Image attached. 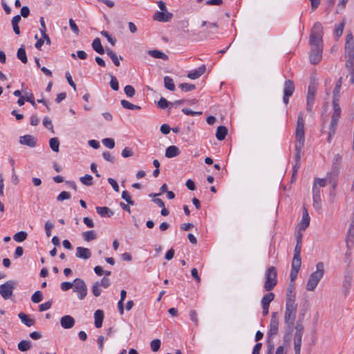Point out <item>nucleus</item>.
<instances>
[{
	"label": "nucleus",
	"mask_w": 354,
	"mask_h": 354,
	"mask_svg": "<svg viewBox=\"0 0 354 354\" xmlns=\"http://www.w3.org/2000/svg\"><path fill=\"white\" fill-rule=\"evenodd\" d=\"M266 281L263 287L266 291H270L277 284V272L274 266L269 267L265 273Z\"/></svg>",
	"instance_id": "obj_7"
},
{
	"label": "nucleus",
	"mask_w": 354,
	"mask_h": 354,
	"mask_svg": "<svg viewBox=\"0 0 354 354\" xmlns=\"http://www.w3.org/2000/svg\"><path fill=\"white\" fill-rule=\"evenodd\" d=\"M147 53L154 58L162 59L163 60L168 59V56L158 50H150Z\"/></svg>",
	"instance_id": "obj_32"
},
{
	"label": "nucleus",
	"mask_w": 354,
	"mask_h": 354,
	"mask_svg": "<svg viewBox=\"0 0 354 354\" xmlns=\"http://www.w3.org/2000/svg\"><path fill=\"white\" fill-rule=\"evenodd\" d=\"M161 342L158 339H153L151 342L150 346L153 351L157 352L160 347Z\"/></svg>",
	"instance_id": "obj_51"
},
{
	"label": "nucleus",
	"mask_w": 354,
	"mask_h": 354,
	"mask_svg": "<svg viewBox=\"0 0 354 354\" xmlns=\"http://www.w3.org/2000/svg\"><path fill=\"white\" fill-rule=\"evenodd\" d=\"M278 327H279V318L277 317V313H272L270 323V329L268 332V338L269 341L270 339L275 336L278 333Z\"/></svg>",
	"instance_id": "obj_14"
},
{
	"label": "nucleus",
	"mask_w": 354,
	"mask_h": 354,
	"mask_svg": "<svg viewBox=\"0 0 354 354\" xmlns=\"http://www.w3.org/2000/svg\"><path fill=\"white\" fill-rule=\"evenodd\" d=\"M340 88L338 86H335L333 91V101L332 102H339V93H340Z\"/></svg>",
	"instance_id": "obj_59"
},
{
	"label": "nucleus",
	"mask_w": 354,
	"mask_h": 354,
	"mask_svg": "<svg viewBox=\"0 0 354 354\" xmlns=\"http://www.w3.org/2000/svg\"><path fill=\"white\" fill-rule=\"evenodd\" d=\"M173 15L166 11H157L153 15V19L161 21L167 22L171 19Z\"/></svg>",
	"instance_id": "obj_16"
},
{
	"label": "nucleus",
	"mask_w": 354,
	"mask_h": 354,
	"mask_svg": "<svg viewBox=\"0 0 354 354\" xmlns=\"http://www.w3.org/2000/svg\"><path fill=\"white\" fill-rule=\"evenodd\" d=\"M353 280V274L350 271H347L344 277V280L342 283V288L344 292V294L346 295L348 292L350 287L351 286Z\"/></svg>",
	"instance_id": "obj_17"
},
{
	"label": "nucleus",
	"mask_w": 354,
	"mask_h": 354,
	"mask_svg": "<svg viewBox=\"0 0 354 354\" xmlns=\"http://www.w3.org/2000/svg\"><path fill=\"white\" fill-rule=\"evenodd\" d=\"M96 211L99 215L104 218H110L113 212L107 207H97Z\"/></svg>",
	"instance_id": "obj_27"
},
{
	"label": "nucleus",
	"mask_w": 354,
	"mask_h": 354,
	"mask_svg": "<svg viewBox=\"0 0 354 354\" xmlns=\"http://www.w3.org/2000/svg\"><path fill=\"white\" fill-rule=\"evenodd\" d=\"M227 133V129L225 126H219L216 132V138L218 140H223L225 139Z\"/></svg>",
	"instance_id": "obj_33"
},
{
	"label": "nucleus",
	"mask_w": 354,
	"mask_h": 354,
	"mask_svg": "<svg viewBox=\"0 0 354 354\" xmlns=\"http://www.w3.org/2000/svg\"><path fill=\"white\" fill-rule=\"evenodd\" d=\"M295 333L294 335V341L302 342V336L304 333V326L301 322H298L295 327Z\"/></svg>",
	"instance_id": "obj_23"
},
{
	"label": "nucleus",
	"mask_w": 354,
	"mask_h": 354,
	"mask_svg": "<svg viewBox=\"0 0 354 354\" xmlns=\"http://www.w3.org/2000/svg\"><path fill=\"white\" fill-rule=\"evenodd\" d=\"M179 86L185 92L190 91L195 88V85L189 83L180 84Z\"/></svg>",
	"instance_id": "obj_54"
},
{
	"label": "nucleus",
	"mask_w": 354,
	"mask_h": 354,
	"mask_svg": "<svg viewBox=\"0 0 354 354\" xmlns=\"http://www.w3.org/2000/svg\"><path fill=\"white\" fill-rule=\"evenodd\" d=\"M344 23H340L336 26L335 29V35L337 38H339L342 35V32L344 30Z\"/></svg>",
	"instance_id": "obj_55"
},
{
	"label": "nucleus",
	"mask_w": 354,
	"mask_h": 354,
	"mask_svg": "<svg viewBox=\"0 0 354 354\" xmlns=\"http://www.w3.org/2000/svg\"><path fill=\"white\" fill-rule=\"evenodd\" d=\"M333 113L331 117V121L329 128L328 141L330 142V139L334 136L336 132L339 119L341 115V109L337 102H332Z\"/></svg>",
	"instance_id": "obj_6"
},
{
	"label": "nucleus",
	"mask_w": 354,
	"mask_h": 354,
	"mask_svg": "<svg viewBox=\"0 0 354 354\" xmlns=\"http://www.w3.org/2000/svg\"><path fill=\"white\" fill-rule=\"evenodd\" d=\"M43 299L42 293L40 291H36L31 297L33 303L38 304Z\"/></svg>",
	"instance_id": "obj_47"
},
{
	"label": "nucleus",
	"mask_w": 354,
	"mask_h": 354,
	"mask_svg": "<svg viewBox=\"0 0 354 354\" xmlns=\"http://www.w3.org/2000/svg\"><path fill=\"white\" fill-rule=\"evenodd\" d=\"M164 84L165 88H167L168 90L174 91L175 85L171 77L169 76H165L164 77Z\"/></svg>",
	"instance_id": "obj_41"
},
{
	"label": "nucleus",
	"mask_w": 354,
	"mask_h": 354,
	"mask_svg": "<svg viewBox=\"0 0 354 354\" xmlns=\"http://www.w3.org/2000/svg\"><path fill=\"white\" fill-rule=\"evenodd\" d=\"M205 26H207L206 33L209 36L215 35L218 32V25L216 23H207V21H203L201 24V26L203 27Z\"/></svg>",
	"instance_id": "obj_21"
},
{
	"label": "nucleus",
	"mask_w": 354,
	"mask_h": 354,
	"mask_svg": "<svg viewBox=\"0 0 354 354\" xmlns=\"http://www.w3.org/2000/svg\"><path fill=\"white\" fill-rule=\"evenodd\" d=\"M345 66L349 71L350 83H354V39L351 32L346 35L345 44Z\"/></svg>",
	"instance_id": "obj_1"
},
{
	"label": "nucleus",
	"mask_w": 354,
	"mask_h": 354,
	"mask_svg": "<svg viewBox=\"0 0 354 354\" xmlns=\"http://www.w3.org/2000/svg\"><path fill=\"white\" fill-rule=\"evenodd\" d=\"M124 91L129 97H132L136 93L134 88L131 85H127L124 88Z\"/></svg>",
	"instance_id": "obj_52"
},
{
	"label": "nucleus",
	"mask_w": 354,
	"mask_h": 354,
	"mask_svg": "<svg viewBox=\"0 0 354 354\" xmlns=\"http://www.w3.org/2000/svg\"><path fill=\"white\" fill-rule=\"evenodd\" d=\"M19 142L29 147H35L36 145V139L31 135H25L19 138Z\"/></svg>",
	"instance_id": "obj_19"
},
{
	"label": "nucleus",
	"mask_w": 354,
	"mask_h": 354,
	"mask_svg": "<svg viewBox=\"0 0 354 354\" xmlns=\"http://www.w3.org/2000/svg\"><path fill=\"white\" fill-rule=\"evenodd\" d=\"M19 318L21 322L26 326L30 327L35 324V320L29 317V316L24 313H19L18 315Z\"/></svg>",
	"instance_id": "obj_29"
},
{
	"label": "nucleus",
	"mask_w": 354,
	"mask_h": 354,
	"mask_svg": "<svg viewBox=\"0 0 354 354\" xmlns=\"http://www.w3.org/2000/svg\"><path fill=\"white\" fill-rule=\"evenodd\" d=\"M295 160H296V165L294 166V171H293V174H292V180L291 181L292 182L293 180H295V174H297V169H298V167H299V161H300V158H301V149L303 147H300V148H298V147H295Z\"/></svg>",
	"instance_id": "obj_24"
},
{
	"label": "nucleus",
	"mask_w": 354,
	"mask_h": 354,
	"mask_svg": "<svg viewBox=\"0 0 354 354\" xmlns=\"http://www.w3.org/2000/svg\"><path fill=\"white\" fill-rule=\"evenodd\" d=\"M49 145L50 149L55 151L58 152L59 148V141L57 138H52L49 140Z\"/></svg>",
	"instance_id": "obj_40"
},
{
	"label": "nucleus",
	"mask_w": 354,
	"mask_h": 354,
	"mask_svg": "<svg viewBox=\"0 0 354 354\" xmlns=\"http://www.w3.org/2000/svg\"><path fill=\"white\" fill-rule=\"evenodd\" d=\"M18 349L22 352L28 351L31 348L30 340H22L17 345Z\"/></svg>",
	"instance_id": "obj_36"
},
{
	"label": "nucleus",
	"mask_w": 354,
	"mask_h": 354,
	"mask_svg": "<svg viewBox=\"0 0 354 354\" xmlns=\"http://www.w3.org/2000/svg\"><path fill=\"white\" fill-rule=\"evenodd\" d=\"M95 326L99 328L102 327L104 319V312L102 310H97L94 313Z\"/></svg>",
	"instance_id": "obj_26"
},
{
	"label": "nucleus",
	"mask_w": 354,
	"mask_h": 354,
	"mask_svg": "<svg viewBox=\"0 0 354 354\" xmlns=\"http://www.w3.org/2000/svg\"><path fill=\"white\" fill-rule=\"evenodd\" d=\"M294 289V285L290 284L287 289L286 302L290 301L291 303L295 304V295L293 294Z\"/></svg>",
	"instance_id": "obj_34"
},
{
	"label": "nucleus",
	"mask_w": 354,
	"mask_h": 354,
	"mask_svg": "<svg viewBox=\"0 0 354 354\" xmlns=\"http://www.w3.org/2000/svg\"><path fill=\"white\" fill-rule=\"evenodd\" d=\"M313 206L318 214H321L327 205L326 201H313Z\"/></svg>",
	"instance_id": "obj_31"
},
{
	"label": "nucleus",
	"mask_w": 354,
	"mask_h": 354,
	"mask_svg": "<svg viewBox=\"0 0 354 354\" xmlns=\"http://www.w3.org/2000/svg\"><path fill=\"white\" fill-rule=\"evenodd\" d=\"M75 323V319L71 315H64L60 319V324L64 329L73 328Z\"/></svg>",
	"instance_id": "obj_18"
},
{
	"label": "nucleus",
	"mask_w": 354,
	"mask_h": 354,
	"mask_svg": "<svg viewBox=\"0 0 354 354\" xmlns=\"http://www.w3.org/2000/svg\"><path fill=\"white\" fill-rule=\"evenodd\" d=\"M54 225L50 221H47L45 223L46 234L48 237L51 236V230L53 228Z\"/></svg>",
	"instance_id": "obj_64"
},
{
	"label": "nucleus",
	"mask_w": 354,
	"mask_h": 354,
	"mask_svg": "<svg viewBox=\"0 0 354 354\" xmlns=\"http://www.w3.org/2000/svg\"><path fill=\"white\" fill-rule=\"evenodd\" d=\"M93 49L100 55H103L105 52L100 38H95L92 42Z\"/></svg>",
	"instance_id": "obj_28"
},
{
	"label": "nucleus",
	"mask_w": 354,
	"mask_h": 354,
	"mask_svg": "<svg viewBox=\"0 0 354 354\" xmlns=\"http://www.w3.org/2000/svg\"><path fill=\"white\" fill-rule=\"evenodd\" d=\"M17 58L21 61L22 63L26 64L28 62L26 50L24 46L20 47L17 50Z\"/></svg>",
	"instance_id": "obj_39"
},
{
	"label": "nucleus",
	"mask_w": 354,
	"mask_h": 354,
	"mask_svg": "<svg viewBox=\"0 0 354 354\" xmlns=\"http://www.w3.org/2000/svg\"><path fill=\"white\" fill-rule=\"evenodd\" d=\"M317 92V86L314 83H310L308 88V94L306 99V110L311 112L314 105L315 94Z\"/></svg>",
	"instance_id": "obj_12"
},
{
	"label": "nucleus",
	"mask_w": 354,
	"mask_h": 354,
	"mask_svg": "<svg viewBox=\"0 0 354 354\" xmlns=\"http://www.w3.org/2000/svg\"><path fill=\"white\" fill-rule=\"evenodd\" d=\"M101 35L106 38L107 41L111 44V46H114L116 43V39L113 38L109 33L106 30L101 31Z\"/></svg>",
	"instance_id": "obj_46"
},
{
	"label": "nucleus",
	"mask_w": 354,
	"mask_h": 354,
	"mask_svg": "<svg viewBox=\"0 0 354 354\" xmlns=\"http://www.w3.org/2000/svg\"><path fill=\"white\" fill-rule=\"evenodd\" d=\"M110 86L114 91H118L119 89L118 81L117 78L113 75L111 77Z\"/></svg>",
	"instance_id": "obj_58"
},
{
	"label": "nucleus",
	"mask_w": 354,
	"mask_h": 354,
	"mask_svg": "<svg viewBox=\"0 0 354 354\" xmlns=\"http://www.w3.org/2000/svg\"><path fill=\"white\" fill-rule=\"evenodd\" d=\"M342 162V157L338 153L334 155L332 160L331 171L328 173L329 184L331 185L333 188H335L337 186V179L339 173Z\"/></svg>",
	"instance_id": "obj_3"
},
{
	"label": "nucleus",
	"mask_w": 354,
	"mask_h": 354,
	"mask_svg": "<svg viewBox=\"0 0 354 354\" xmlns=\"http://www.w3.org/2000/svg\"><path fill=\"white\" fill-rule=\"evenodd\" d=\"M92 292H93V294L95 296V297H99L101 294V290L100 289V283L99 282H96L93 285V287H92Z\"/></svg>",
	"instance_id": "obj_63"
},
{
	"label": "nucleus",
	"mask_w": 354,
	"mask_h": 354,
	"mask_svg": "<svg viewBox=\"0 0 354 354\" xmlns=\"http://www.w3.org/2000/svg\"><path fill=\"white\" fill-rule=\"evenodd\" d=\"M43 124L46 128L51 130L53 132V125L51 120L48 117H45L44 118Z\"/></svg>",
	"instance_id": "obj_60"
},
{
	"label": "nucleus",
	"mask_w": 354,
	"mask_h": 354,
	"mask_svg": "<svg viewBox=\"0 0 354 354\" xmlns=\"http://www.w3.org/2000/svg\"><path fill=\"white\" fill-rule=\"evenodd\" d=\"M127 203H124V202L120 203V206L124 210L127 211L129 213L131 212L130 211V205H135V201H126Z\"/></svg>",
	"instance_id": "obj_57"
},
{
	"label": "nucleus",
	"mask_w": 354,
	"mask_h": 354,
	"mask_svg": "<svg viewBox=\"0 0 354 354\" xmlns=\"http://www.w3.org/2000/svg\"><path fill=\"white\" fill-rule=\"evenodd\" d=\"M301 264V257H293L291 268L299 270Z\"/></svg>",
	"instance_id": "obj_43"
},
{
	"label": "nucleus",
	"mask_w": 354,
	"mask_h": 354,
	"mask_svg": "<svg viewBox=\"0 0 354 354\" xmlns=\"http://www.w3.org/2000/svg\"><path fill=\"white\" fill-rule=\"evenodd\" d=\"M21 21V16L17 15L12 17V25L13 28V30L16 35L20 34V29L18 24Z\"/></svg>",
	"instance_id": "obj_35"
},
{
	"label": "nucleus",
	"mask_w": 354,
	"mask_h": 354,
	"mask_svg": "<svg viewBox=\"0 0 354 354\" xmlns=\"http://www.w3.org/2000/svg\"><path fill=\"white\" fill-rule=\"evenodd\" d=\"M297 310L296 304L286 302V310L284 314V322L287 325V331L290 333L294 324Z\"/></svg>",
	"instance_id": "obj_4"
},
{
	"label": "nucleus",
	"mask_w": 354,
	"mask_h": 354,
	"mask_svg": "<svg viewBox=\"0 0 354 354\" xmlns=\"http://www.w3.org/2000/svg\"><path fill=\"white\" fill-rule=\"evenodd\" d=\"M325 272L324 264L323 262H318L316 264V270L309 276L306 283V290L313 291L317 286L319 281L323 278Z\"/></svg>",
	"instance_id": "obj_2"
},
{
	"label": "nucleus",
	"mask_w": 354,
	"mask_h": 354,
	"mask_svg": "<svg viewBox=\"0 0 354 354\" xmlns=\"http://www.w3.org/2000/svg\"><path fill=\"white\" fill-rule=\"evenodd\" d=\"M274 294L272 292H269L263 295L261 299V305H268L274 300Z\"/></svg>",
	"instance_id": "obj_37"
},
{
	"label": "nucleus",
	"mask_w": 354,
	"mask_h": 354,
	"mask_svg": "<svg viewBox=\"0 0 354 354\" xmlns=\"http://www.w3.org/2000/svg\"><path fill=\"white\" fill-rule=\"evenodd\" d=\"M74 281L73 282L64 281L60 284V288L63 291H67L73 288Z\"/></svg>",
	"instance_id": "obj_56"
},
{
	"label": "nucleus",
	"mask_w": 354,
	"mask_h": 354,
	"mask_svg": "<svg viewBox=\"0 0 354 354\" xmlns=\"http://www.w3.org/2000/svg\"><path fill=\"white\" fill-rule=\"evenodd\" d=\"M83 238L86 241H91L96 239V234L95 231L91 230L83 233Z\"/></svg>",
	"instance_id": "obj_42"
},
{
	"label": "nucleus",
	"mask_w": 354,
	"mask_h": 354,
	"mask_svg": "<svg viewBox=\"0 0 354 354\" xmlns=\"http://www.w3.org/2000/svg\"><path fill=\"white\" fill-rule=\"evenodd\" d=\"M205 70H206V66L205 64H203L201 66H199L198 68L191 71L187 74V77H189L191 80L198 79L205 72Z\"/></svg>",
	"instance_id": "obj_20"
},
{
	"label": "nucleus",
	"mask_w": 354,
	"mask_h": 354,
	"mask_svg": "<svg viewBox=\"0 0 354 354\" xmlns=\"http://www.w3.org/2000/svg\"><path fill=\"white\" fill-rule=\"evenodd\" d=\"M121 105L123 108L129 110H140L141 108L138 105H135L126 100H121Z\"/></svg>",
	"instance_id": "obj_38"
},
{
	"label": "nucleus",
	"mask_w": 354,
	"mask_h": 354,
	"mask_svg": "<svg viewBox=\"0 0 354 354\" xmlns=\"http://www.w3.org/2000/svg\"><path fill=\"white\" fill-rule=\"evenodd\" d=\"M80 180L82 184L87 186H91L93 184V177L89 174L82 176Z\"/></svg>",
	"instance_id": "obj_45"
},
{
	"label": "nucleus",
	"mask_w": 354,
	"mask_h": 354,
	"mask_svg": "<svg viewBox=\"0 0 354 354\" xmlns=\"http://www.w3.org/2000/svg\"><path fill=\"white\" fill-rule=\"evenodd\" d=\"M353 243H354V234L347 233L346 239V244L348 250H350L351 249V248L353 245Z\"/></svg>",
	"instance_id": "obj_49"
},
{
	"label": "nucleus",
	"mask_w": 354,
	"mask_h": 354,
	"mask_svg": "<svg viewBox=\"0 0 354 354\" xmlns=\"http://www.w3.org/2000/svg\"><path fill=\"white\" fill-rule=\"evenodd\" d=\"M51 306H52L51 301H48L45 303H43L39 306V311L42 312V311L48 310V309H50L51 308Z\"/></svg>",
	"instance_id": "obj_61"
},
{
	"label": "nucleus",
	"mask_w": 354,
	"mask_h": 354,
	"mask_svg": "<svg viewBox=\"0 0 354 354\" xmlns=\"http://www.w3.org/2000/svg\"><path fill=\"white\" fill-rule=\"evenodd\" d=\"M170 102H169L165 98L160 97V100L158 102V105L160 109H165L168 107ZM172 104V103H171Z\"/></svg>",
	"instance_id": "obj_62"
},
{
	"label": "nucleus",
	"mask_w": 354,
	"mask_h": 354,
	"mask_svg": "<svg viewBox=\"0 0 354 354\" xmlns=\"http://www.w3.org/2000/svg\"><path fill=\"white\" fill-rule=\"evenodd\" d=\"M311 53L310 54L309 60L313 64H317L322 58L323 46L322 43L317 45H311Z\"/></svg>",
	"instance_id": "obj_11"
},
{
	"label": "nucleus",
	"mask_w": 354,
	"mask_h": 354,
	"mask_svg": "<svg viewBox=\"0 0 354 354\" xmlns=\"http://www.w3.org/2000/svg\"><path fill=\"white\" fill-rule=\"evenodd\" d=\"M305 141L304 119L302 113L298 115L297 127L295 129V147H304Z\"/></svg>",
	"instance_id": "obj_5"
},
{
	"label": "nucleus",
	"mask_w": 354,
	"mask_h": 354,
	"mask_svg": "<svg viewBox=\"0 0 354 354\" xmlns=\"http://www.w3.org/2000/svg\"><path fill=\"white\" fill-rule=\"evenodd\" d=\"M76 257L82 259H88L91 257V252L88 248L77 247L76 249Z\"/></svg>",
	"instance_id": "obj_22"
},
{
	"label": "nucleus",
	"mask_w": 354,
	"mask_h": 354,
	"mask_svg": "<svg viewBox=\"0 0 354 354\" xmlns=\"http://www.w3.org/2000/svg\"><path fill=\"white\" fill-rule=\"evenodd\" d=\"M179 149L175 145H171L166 149L165 156L171 158L178 156L180 154Z\"/></svg>",
	"instance_id": "obj_25"
},
{
	"label": "nucleus",
	"mask_w": 354,
	"mask_h": 354,
	"mask_svg": "<svg viewBox=\"0 0 354 354\" xmlns=\"http://www.w3.org/2000/svg\"><path fill=\"white\" fill-rule=\"evenodd\" d=\"M17 282L9 280L0 286V295L4 299H8L12 295Z\"/></svg>",
	"instance_id": "obj_10"
},
{
	"label": "nucleus",
	"mask_w": 354,
	"mask_h": 354,
	"mask_svg": "<svg viewBox=\"0 0 354 354\" xmlns=\"http://www.w3.org/2000/svg\"><path fill=\"white\" fill-rule=\"evenodd\" d=\"M323 28L319 22L314 24L310 35V45H317L322 43Z\"/></svg>",
	"instance_id": "obj_8"
},
{
	"label": "nucleus",
	"mask_w": 354,
	"mask_h": 354,
	"mask_svg": "<svg viewBox=\"0 0 354 354\" xmlns=\"http://www.w3.org/2000/svg\"><path fill=\"white\" fill-rule=\"evenodd\" d=\"M102 142V144L109 149H113L115 147V141L113 138H104Z\"/></svg>",
	"instance_id": "obj_50"
},
{
	"label": "nucleus",
	"mask_w": 354,
	"mask_h": 354,
	"mask_svg": "<svg viewBox=\"0 0 354 354\" xmlns=\"http://www.w3.org/2000/svg\"><path fill=\"white\" fill-rule=\"evenodd\" d=\"M310 225V218H302L299 224V231H304Z\"/></svg>",
	"instance_id": "obj_48"
},
{
	"label": "nucleus",
	"mask_w": 354,
	"mask_h": 354,
	"mask_svg": "<svg viewBox=\"0 0 354 354\" xmlns=\"http://www.w3.org/2000/svg\"><path fill=\"white\" fill-rule=\"evenodd\" d=\"M26 237H27V233L24 231H21V232L16 233L14 235L13 239L17 242H22L26 239Z\"/></svg>",
	"instance_id": "obj_44"
},
{
	"label": "nucleus",
	"mask_w": 354,
	"mask_h": 354,
	"mask_svg": "<svg viewBox=\"0 0 354 354\" xmlns=\"http://www.w3.org/2000/svg\"><path fill=\"white\" fill-rule=\"evenodd\" d=\"M329 183L328 175L326 178H315L313 187V198H319V187H324Z\"/></svg>",
	"instance_id": "obj_15"
},
{
	"label": "nucleus",
	"mask_w": 354,
	"mask_h": 354,
	"mask_svg": "<svg viewBox=\"0 0 354 354\" xmlns=\"http://www.w3.org/2000/svg\"><path fill=\"white\" fill-rule=\"evenodd\" d=\"M73 291L77 294L80 300H83L88 292V288L84 281L80 278L75 279Z\"/></svg>",
	"instance_id": "obj_9"
},
{
	"label": "nucleus",
	"mask_w": 354,
	"mask_h": 354,
	"mask_svg": "<svg viewBox=\"0 0 354 354\" xmlns=\"http://www.w3.org/2000/svg\"><path fill=\"white\" fill-rule=\"evenodd\" d=\"M106 53L109 55V57L111 59V60L113 61V64L116 66H119L120 64V60H122V57L121 56H120L118 57L117 56V55L110 48H106Z\"/></svg>",
	"instance_id": "obj_30"
},
{
	"label": "nucleus",
	"mask_w": 354,
	"mask_h": 354,
	"mask_svg": "<svg viewBox=\"0 0 354 354\" xmlns=\"http://www.w3.org/2000/svg\"><path fill=\"white\" fill-rule=\"evenodd\" d=\"M167 192V184H163L160 188V192L150 194L149 195V196L151 198H155L157 196H160L162 194Z\"/></svg>",
	"instance_id": "obj_53"
},
{
	"label": "nucleus",
	"mask_w": 354,
	"mask_h": 354,
	"mask_svg": "<svg viewBox=\"0 0 354 354\" xmlns=\"http://www.w3.org/2000/svg\"><path fill=\"white\" fill-rule=\"evenodd\" d=\"M295 91V86L293 82L290 80H287L283 85V101L286 104H288L289 97L292 96Z\"/></svg>",
	"instance_id": "obj_13"
}]
</instances>
